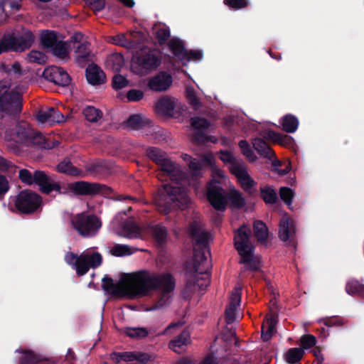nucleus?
<instances>
[{"label":"nucleus","instance_id":"1","mask_svg":"<svg viewBox=\"0 0 364 364\" xmlns=\"http://www.w3.org/2000/svg\"><path fill=\"white\" fill-rule=\"evenodd\" d=\"M22 95L10 90L6 81H0V129L4 131V139L7 149L18 154L21 151V145H26L36 131L25 121L16 123V119L22 110Z\"/></svg>","mask_w":364,"mask_h":364},{"label":"nucleus","instance_id":"2","mask_svg":"<svg viewBox=\"0 0 364 364\" xmlns=\"http://www.w3.org/2000/svg\"><path fill=\"white\" fill-rule=\"evenodd\" d=\"M158 166L174 183L164 184L154 196V204L159 212L168 215L172 210H183L188 208L191 198L186 188L181 186V183L187 180L186 173L167 156Z\"/></svg>","mask_w":364,"mask_h":364},{"label":"nucleus","instance_id":"3","mask_svg":"<svg viewBox=\"0 0 364 364\" xmlns=\"http://www.w3.org/2000/svg\"><path fill=\"white\" fill-rule=\"evenodd\" d=\"M102 282V289L113 296L123 295L125 289L132 290L141 295H146L150 290L161 289L165 294L172 292L176 286L175 279L171 274H151L145 270L132 274H124L121 282L129 284L127 288L123 284L114 283L113 279L108 276H105Z\"/></svg>","mask_w":364,"mask_h":364},{"label":"nucleus","instance_id":"4","mask_svg":"<svg viewBox=\"0 0 364 364\" xmlns=\"http://www.w3.org/2000/svg\"><path fill=\"white\" fill-rule=\"evenodd\" d=\"M69 190L76 196H95L102 195L105 198L116 201L129 200L136 203L138 199L129 195L118 194L114 190L105 184L96 182L78 181L68 184Z\"/></svg>","mask_w":364,"mask_h":364},{"label":"nucleus","instance_id":"5","mask_svg":"<svg viewBox=\"0 0 364 364\" xmlns=\"http://www.w3.org/2000/svg\"><path fill=\"white\" fill-rule=\"evenodd\" d=\"M250 230L247 226L240 227L234 237V246L241 257L240 263L245 264V269L257 271L259 267L254 259V247L250 245Z\"/></svg>","mask_w":364,"mask_h":364},{"label":"nucleus","instance_id":"6","mask_svg":"<svg viewBox=\"0 0 364 364\" xmlns=\"http://www.w3.org/2000/svg\"><path fill=\"white\" fill-rule=\"evenodd\" d=\"M35 40L32 31L24 30L20 34L6 33L0 39V55L9 51L23 52L29 49Z\"/></svg>","mask_w":364,"mask_h":364},{"label":"nucleus","instance_id":"7","mask_svg":"<svg viewBox=\"0 0 364 364\" xmlns=\"http://www.w3.org/2000/svg\"><path fill=\"white\" fill-rule=\"evenodd\" d=\"M220 159L224 163L230 164L229 167L230 173L237 178L242 188L249 194H252V189L255 186L257 183L247 173L245 165L238 163L232 154L228 151H221Z\"/></svg>","mask_w":364,"mask_h":364},{"label":"nucleus","instance_id":"8","mask_svg":"<svg viewBox=\"0 0 364 364\" xmlns=\"http://www.w3.org/2000/svg\"><path fill=\"white\" fill-rule=\"evenodd\" d=\"M14 208L18 213L31 215L36 212L43 204L42 197L30 189L21 191L12 198Z\"/></svg>","mask_w":364,"mask_h":364},{"label":"nucleus","instance_id":"9","mask_svg":"<svg viewBox=\"0 0 364 364\" xmlns=\"http://www.w3.org/2000/svg\"><path fill=\"white\" fill-rule=\"evenodd\" d=\"M138 48L139 50L134 53L132 58L133 65L146 71L155 70L160 65L161 56L158 50L142 48L141 44Z\"/></svg>","mask_w":364,"mask_h":364},{"label":"nucleus","instance_id":"10","mask_svg":"<svg viewBox=\"0 0 364 364\" xmlns=\"http://www.w3.org/2000/svg\"><path fill=\"white\" fill-rule=\"evenodd\" d=\"M74 228L84 237H91L97 233L102 226L100 219L93 214H77L72 220Z\"/></svg>","mask_w":364,"mask_h":364},{"label":"nucleus","instance_id":"11","mask_svg":"<svg viewBox=\"0 0 364 364\" xmlns=\"http://www.w3.org/2000/svg\"><path fill=\"white\" fill-rule=\"evenodd\" d=\"M209 233L202 230L196 224H191L190 236L195 243L193 262H207L206 253L210 255L208 247Z\"/></svg>","mask_w":364,"mask_h":364},{"label":"nucleus","instance_id":"12","mask_svg":"<svg viewBox=\"0 0 364 364\" xmlns=\"http://www.w3.org/2000/svg\"><path fill=\"white\" fill-rule=\"evenodd\" d=\"M227 194L220 182L213 181L208 184L207 198L216 210H225L227 205Z\"/></svg>","mask_w":364,"mask_h":364},{"label":"nucleus","instance_id":"13","mask_svg":"<svg viewBox=\"0 0 364 364\" xmlns=\"http://www.w3.org/2000/svg\"><path fill=\"white\" fill-rule=\"evenodd\" d=\"M35 179H36L35 185L38 186V189L42 193L48 195L53 191H56L58 193H62L60 183L57 181L55 174L38 170V174Z\"/></svg>","mask_w":364,"mask_h":364},{"label":"nucleus","instance_id":"14","mask_svg":"<svg viewBox=\"0 0 364 364\" xmlns=\"http://www.w3.org/2000/svg\"><path fill=\"white\" fill-rule=\"evenodd\" d=\"M296 228L294 220L287 214L280 219L279 224V237L287 245L296 246L295 235Z\"/></svg>","mask_w":364,"mask_h":364},{"label":"nucleus","instance_id":"15","mask_svg":"<svg viewBox=\"0 0 364 364\" xmlns=\"http://www.w3.org/2000/svg\"><path fill=\"white\" fill-rule=\"evenodd\" d=\"M43 77L48 81L61 87L68 86L71 82V77L62 68L50 66L43 72Z\"/></svg>","mask_w":364,"mask_h":364},{"label":"nucleus","instance_id":"16","mask_svg":"<svg viewBox=\"0 0 364 364\" xmlns=\"http://www.w3.org/2000/svg\"><path fill=\"white\" fill-rule=\"evenodd\" d=\"M144 40V36L141 32H134L129 36L119 33L112 37V43L114 45L126 48L127 49H137Z\"/></svg>","mask_w":364,"mask_h":364},{"label":"nucleus","instance_id":"17","mask_svg":"<svg viewBox=\"0 0 364 364\" xmlns=\"http://www.w3.org/2000/svg\"><path fill=\"white\" fill-rule=\"evenodd\" d=\"M60 144L59 141L47 138L41 132L35 131L30 139V141L26 145L27 147L35 149H52Z\"/></svg>","mask_w":364,"mask_h":364},{"label":"nucleus","instance_id":"18","mask_svg":"<svg viewBox=\"0 0 364 364\" xmlns=\"http://www.w3.org/2000/svg\"><path fill=\"white\" fill-rule=\"evenodd\" d=\"M172 82V76L166 72L162 71L149 80L148 87L152 91L164 92L170 87Z\"/></svg>","mask_w":364,"mask_h":364},{"label":"nucleus","instance_id":"19","mask_svg":"<svg viewBox=\"0 0 364 364\" xmlns=\"http://www.w3.org/2000/svg\"><path fill=\"white\" fill-rule=\"evenodd\" d=\"M37 119L41 123L52 124L63 122L64 116L55 107H47L38 112Z\"/></svg>","mask_w":364,"mask_h":364},{"label":"nucleus","instance_id":"20","mask_svg":"<svg viewBox=\"0 0 364 364\" xmlns=\"http://www.w3.org/2000/svg\"><path fill=\"white\" fill-rule=\"evenodd\" d=\"M90 47V43L87 41H84L74 47L76 53V62L80 68H85L90 63H92L93 55Z\"/></svg>","mask_w":364,"mask_h":364},{"label":"nucleus","instance_id":"21","mask_svg":"<svg viewBox=\"0 0 364 364\" xmlns=\"http://www.w3.org/2000/svg\"><path fill=\"white\" fill-rule=\"evenodd\" d=\"M176 107L175 99L168 95L160 97L155 105L156 112L161 116L173 117Z\"/></svg>","mask_w":364,"mask_h":364},{"label":"nucleus","instance_id":"22","mask_svg":"<svg viewBox=\"0 0 364 364\" xmlns=\"http://www.w3.org/2000/svg\"><path fill=\"white\" fill-rule=\"evenodd\" d=\"M86 79L92 85H100L105 82L106 75L96 64H89L85 70Z\"/></svg>","mask_w":364,"mask_h":364},{"label":"nucleus","instance_id":"23","mask_svg":"<svg viewBox=\"0 0 364 364\" xmlns=\"http://www.w3.org/2000/svg\"><path fill=\"white\" fill-rule=\"evenodd\" d=\"M241 301L240 289H235L232 292L229 304L226 306L225 315L226 323L230 324L235 320L237 306Z\"/></svg>","mask_w":364,"mask_h":364},{"label":"nucleus","instance_id":"24","mask_svg":"<svg viewBox=\"0 0 364 364\" xmlns=\"http://www.w3.org/2000/svg\"><path fill=\"white\" fill-rule=\"evenodd\" d=\"M187 281L186 283V286L182 291L183 297L189 300L191 299L193 293L196 290V288L198 287L200 290H204L208 286V282L207 280L204 284H200V279H198L196 277H191V274H187Z\"/></svg>","mask_w":364,"mask_h":364},{"label":"nucleus","instance_id":"25","mask_svg":"<svg viewBox=\"0 0 364 364\" xmlns=\"http://www.w3.org/2000/svg\"><path fill=\"white\" fill-rule=\"evenodd\" d=\"M252 146L255 150L260 156L272 159L275 158V153L266 142V141L261 138H255L252 140Z\"/></svg>","mask_w":364,"mask_h":364},{"label":"nucleus","instance_id":"26","mask_svg":"<svg viewBox=\"0 0 364 364\" xmlns=\"http://www.w3.org/2000/svg\"><path fill=\"white\" fill-rule=\"evenodd\" d=\"M264 138L272 140L273 142L280 144L284 146H291L294 144V139L292 136L275 132L272 130H268L264 135Z\"/></svg>","mask_w":364,"mask_h":364},{"label":"nucleus","instance_id":"27","mask_svg":"<svg viewBox=\"0 0 364 364\" xmlns=\"http://www.w3.org/2000/svg\"><path fill=\"white\" fill-rule=\"evenodd\" d=\"M189 339V333L184 330L174 339L169 342L168 347L174 352L177 353H181L184 350L185 347L188 343Z\"/></svg>","mask_w":364,"mask_h":364},{"label":"nucleus","instance_id":"28","mask_svg":"<svg viewBox=\"0 0 364 364\" xmlns=\"http://www.w3.org/2000/svg\"><path fill=\"white\" fill-rule=\"evenodd\" d=\"M42 46L48 51L58 42V33L55 31L41 30L39 33Z\"/></svg>","mask_w":364,"mask_h":364},{"label":"nucleus","instance_id":"29","mask_svg":"<svg viewBox=\"0 0 364 364\" xmlns=\"http://www.w3.org/2000/svg\"><path fill=\"white\" fill-rule=\"evenodd\" d=\"M149 230L157 245L162 247L166 244L168 231L161 223L151 225Z\"/></svg>","mask_w":364,"mask_h":364},{"label":"nucleus","instance_id":"30","mask_svg":"<svg viewBox=\"0 0 364 364\" xmlns=\"http://www.w3.org/2000/svg\"><path fill=\"white\" fill-rule=\"evenodd\" d=\"M153 33L161 46L165 44L171 36L168 26L161 23L154 24Z\"/></svg>","mask_w":364,"mask_h":364},{"label":"nucleus","instance_id":"31","mask_svg":"<svg viewBox=\"0 0 364 364\" xmlns=\"http://www.w3.org/2000/svg\"><path fill=\"white\" fill-rule=\"evenodd\" d=\"M16 352L22 354L19 359L20 364H37L43 360L40 354H37L31 350L18 348Z\"/></svg>","mask_w":364,"mask_h":364},{"label":"nucleus","instance_id":"32","mask_svg":"<svg viewBox=\"0 0 364 364\" xmlns=\"http://www.w3.org/2000/svg\"><path fill=\"white\" fill-rule=\"evenodd\" d=\"M280 124L285 132L294 133L298 129L299 122L296 116L287 114L280 119Z\"/></svg>","mask_w":364,"mask_h":364},{"label":"nucleus","instance_id":"33","mask_svg":"<svg viewBox=\"0 0 364 364\" xmlns=\"http://www.w3.org/2000/svg\"><path fill=\"white\" fill-rule=\"evenodd\" d=\"M168 48L171 53L180 60H185L187 57V50L185 48L184 43L180 39H171L168 42Z\"/></svg>","mask_w":364,"mask_h":364},{"label":"nucleus","instance_id":"34","mask_svg":"<svg viewBox=\"0 0 364 364\" xmlns=\"http://www.w3.org/2000/svg\"><path fill=\"white\" fill-rule=\"evenodd\" d=\"M57 171L72 176H80L82 173L81 170L73 166L68 159H65L58 164Z\"/></svg>","mask_w":364,"mask_h":364},{"label":"nucleus","instance_id":"35","mask_svg":"<svg viewBox=\"0 0 364 364\" xmlns=\"http://www.w3.org/2000/svg\"><path fill=\"white\" fill-rule=\"evenodd\" d=\"M260 198L266 204H275L278 201L276 191L270 186L266 185L259 188Z\"/></svg>","mask_w":364,"mask_h":364},{"label":"nucleus","instance_id":"36","mask_svg":"<svg viewBox=\"0 0 364 364\" xmlns=\"http://www.w3.org/2000/svg\"><path fill=\"white\" fill-rule=\"evenodd\" d=\"M254 235L260 243L267 242L269 236V230L267 225L262 220H255L253 223Z\"/></svg>","mask_w":364,"mask_h":364},{"label":"nucleus","instance_id":"37","mask_svg":"<svg viewBox=\"0 0 364 364\" xmlns=\"http://www.w3.org/2000/svg\"><path fill=\"white\" fill-rule=\"evenodd\" d=\"M205 262L201 263L200 262H193V269L194 272L191 274V277H196L198 279H200V284H204L205 280L208 281V285L210 284L209 275L208 272V267H205Z\"/></svg>","mask_w":364,"mask_h":364},{"label":"nucleus","instance_id":"38","mask_svg":"<svg viewBox=\"0 0 364 364\" xmlns=\"http://www.w3.org/2000/svg\"><path fill=\"white\" fill-rule=\"evenodd\" d=\"M87 263L89 269H96L102 263V256L98 252H82L80 254Z\"/></svg>","mask_w":364,"mask_h":364},{"label":"nucleus","instance_id":"39","mask_svg":"<svg viewBox=\"0 0 364 364\" xmlns=\"http://www.w3.org/2000/svg\"><path fill=\"white\" fill-rule=\"evenodd\" d=\"M229 201L231 205L237 209L242 208L246 203L245 199L242 193L237 190H232L230 193L227 194V201Z\"/></svg>","mask_w":364,"mask_h":364},{"label":"nucleus","instance_id":"40","mask_svg":"<svg viewBox=\"0 0 364 364\" xmlns=\"http://www.w3.org/2000/svg\"><path fill=\"white\" fill-rule=\"evenodd\" d=\"M54 56L60 59H65L68 57L69 50L68 44L65 41H58L55 46L49 50Z\"/></svg>","mask_w":364,"mask_h":364},{"label":"nucleus","instance_id":"41","mask_svg":"<svg viewBox=\"0 0 364 364\" xmlns=\"http://www.w3.org/2000/svg\"><path fill=\"white\" fill-rule=\"evenodd\" d=\"M38 174V170H35L31 172L26 168H21L18 171V178L22 183L27 186L35 185L36 179V175Z\"/></svg>","mask_w":364,"mask_h":364},{"label":"nucleus","instance_id":"42","mask_svg":"<svg viewBox=\"0 0 364 364\" xmlns=\"http://www.w3.org/2000/svg\"><path fill=\"white\" fill-rule=\"evenodd\" d=\"M304 355V350L301 348H289L285 354V360L289 364H295L299 362Z\"/></svg>","mask_w":364,"mask_h":364},{"label":"nucleus","instance_id":"43","mask_svg":"<svg viewBox=\"0 0 364 364\" xmlns=\"http://www.w3.org/2000/svg\"><path fill=\"white\" fill-rule=\"evenodd\" d=\"M137 249L132 248L127 245L116 244L112 247L110 252L115 257H124L131 255Z\"/></svg>","mask_w":364,"mask_h":364},{"label":"nucleus","instance_id":"44","mask_svg":"<svg viewBox=\"0 0 364 364\" xmlns=\"http://www.w3.org/2000/svg\"><path fill=\"white\" fill-rule=\"evenodd\" d=\"M147 124L146 120L141 114H132L127 120V125L135 130H139Z\"/></svg>","mask_w":364,"mask_h":364},{"label":"nucleus","instance_id":"45","mask_svg":"<svg viewBox=\"0 0 364 364\" xmlns=\"http://www.w3.org/2000/svg\"><path fill=\"white\" fill-rule=\"evenodd\" d=\"M146 156L156 164L159 165L167 156L166 152L157 147H149L146 151Z\"/></svg>","mask_w":364,"mask_h":364},{"label":"nucleus","instance_id":"46","mask_svg":"<svg viewBox=\"0 0 364 364\" xmlns=\"http://www.w3.org/2000/svg\"><path fill=\"white\" fill-rule=\"evenodd\" d=\"M82 113L85 119L92 123L97 122L102 117V111L93 106H87L83 109Z\"/></svg>","mask_w":364,"mask_h":364},{"label":"nucleus","instance_id":"47","mask_svg":"<svg viewBox=\"0 0 364 364\" xmlns=\"http://www.w3.org/2000/svg\"><path fill=\"white\" fill-rule=\"evenodd\" d=\"M107 64L114 72L118 73L124 64V56L119 53H114L109 56Z\"/></svg>","mask_w":364,"mask_h":364},{"label":"nucleus","instance_id":"48","mask_svg":"<svg viewBox=\"0 0 364 364\" xmlns=\"http://www.w3.org/2000/svg\"><path fill=\"white\" fill-rule=\"evenodd\" d=\"M124 332L127 336L134 339L144 338L149 334L148 330L143 327H126Z\"/></svg>","mask_w":364,"mask_h":364},{"label":"nucleus","instance_id":"49","mask_svg":"<svg viewBox=\"0 0 364 364\" xmlns=\"http://www.w3.org/2000/svg\"><path fill=\"white\" fill-rule=\"evenodd\" d=\"M111 359L116 363H119L122 360L132 362L136 359V351L114 352L111 354Z\"/></svg>","mask_w":364,"mask_h":364},{"label":"nucleus","instance_id":"50","mask_svg":"<svg viewBox=\"0 0 364 364\" xmlns=\"http://www.w3.org/2000/svg\"><path fill=\"white\" fill-rule=\"evenodd\" d=\"M90 173L96 174H105L109 171L107 163L103 160H97L91 163L87 168Z\"/></svg>","mask_w":364,"mask_h":364},{"label":"nucleus","instance_id":"51","mask_svg":"<svg viewBox=\"0 0 364 364\" xmlns=\"http://www.w3.org/2000/svg\"><path fill=\"white\" fill-rule=\"evenodd\" d=\"M346 292L350 295L358 294L364 297V284L358 281H352L347 283L346 287Z\"/></svg>","mask_w":364,"mask_h":364},{"label":"nucleus","instance_id":"52","mask_svg":"<svg viewBox=\"0 0 364 364\" xmlns=\"http://www.w3.org/2000/svg\"><path fill=\"white\" fill-rule=\"evenodd\" d=\"M277 323V316L271 315L269 317L266 318V323L267 325V330L264 333L262 330V336L264 341L269 340L274 331L275 326ZM264 326H262V328Z\"/></svg>","mask_w":364,"mask_h":364},{"label":"nucleus","instance_id":"53","mask_svg":"<svg viewBox=\"0 0 364 364\" xmlns=\"http://www.w3.org/2000/svg\"><path fill=\"white\" fill-rule=\"evenodd\" d=\"M186 99L189 105L194 110H198L202 107V103L196 95L193 87L186 88Z\"/></svg>","mask_w":364,"mask_h":364},{"label":"nucleus","instance_id":"54","mask_svg":"<svg viewBox=\"0 0 364 364\" xmlns=\"http://www.w3.org/2000/svg\"><path fill=\"white\" fill-rule=\"evenodd\" d=\"M191 125L197 131H203L209 128L210 122L204 117H194L191 119Z\"/></svg>","mask_w":364,"mask_h":364},{"label":"nucleus","instance_id":"55","mask_svg":"<svg viewBox=\"0 0 364 364\" xmlns=\"http://www.w3.org/2000/svg\"><path fill=\"white\" fill-rule=\"evenodd\" d=\"M279 196L285 204L290 208L294 196V193L290 188L281 187L279 189Z\"/></svg>","mask_w":364,"mask_h":364},{"label":"nucleus","instance_id":"56","mask_svg":"<svg viewBox=\"0 0 364 364\" xmlns=\"http://www.w3.org/2000/svg\"><path fill=\"white\" fill-rule=\"evenodd\" d=\"M239 146L242 154L245 156L251 162L256 161L257 157L250 146L249 143L246 140H241L239 142Z\"/></svg>","mask_w":364,"mask_h":364},{"label":"nucleus","instance_id":"57","mask_svg":"<svg viewBox=\"0 0 364 364\" xmlns=\"http://www.w3.org/2000/svg\"><path fill=\"white\" fill-rule=\"evenodd\" d=\"M223 3L230 9L237 11L247 8L249 4V0H224Z\"/></svg>","mask_w":364,"mask_h":364},{"label":"nucleus","instance_id":"58","mask_svg":"<svg viewBox=\"0 0 364 364\" xmlns=\"http://www.w3.org/2000/svg\"><path fill=\"white\" fill-rule=\"evenodd\" d=\"M46 55L38 50H31L27 55V59L29 63H34L38 64H43L46 63Z\"/></svg>","mask_w":364,"mask_h":364},{"label":"nucleus","instance_id":"59","mask_svg":"<svg viewBox=\"0 0 364 364\" xmlns=\"http://www.w3.org/2000/svg\"><path fill=\"white\" fill-rule=\"evenodd\" d=\"M74 269H75L76 274L79 277L84 276L90 270L86 262L85 261L81 255H79V258H77V260L75 263Z\"/></svg>","mask_w":364,"mask_h":364},{"label":"nucleus","instance_id":"60","mask_svg":"<svg viewBox=\"0 0 364 364\" xmlns=\"http://www.w3.org/2000/svg\"><path fill=\"white\" fill-rule=\"evenodd\" d=\"M129 84L128 80L120 74H116L112 78V87L115 90H121Z\"/></svg>","mask_w":364,"mask_h":364},{"label":"nucleus","instance_id":"61","mask_svg":"<svg viewBox=\"0 0 364 364\" xmlns=\"http://www.w3.org/2000/svg\"><path fill=\"white\" fill-rule=\"evenodd\" d=\"M300 343L301 348L304 349H309L314 347L316 343V337L311 334H304L300 338Z\"/></svg>","mask_w":364,"mask_h":364},{"label":"nucleus","instance_id":"62","mask_svg":"<svg viewBox=\"0 0 364 364\" xmlns=\"http://www.w3.org/2000/svg\"><path fill=\"white\" fill-rule=\"evenodd\" d=\"M346 322L345 318L338 316L327 317L323 319L324 325L328 327L342 326Z\"/></svg>","mask_w":364,"mask_h":364},{"label":"nucleus","instance_id":"63","mask_svg":"<svg viewBox=\"0 0 364 364\" xmlns=\"http://www.w3.org/2000/svg\"><path fill=\"white\" fill-rule=\"evenodd\" d=\"M282 166V163L281 161L277 159H274L272 161V166L274 168L275 171L280 176H284L287 174L291 170V164L288 162L285 164V168H281L280 166Z\"/></svg>","mask_w":364,"mask_h":364},{"label":"nucleus","instance_id":"64","mask_svg":"<svg viewBox=\"0 0 364 364\" xmlns=\"http://www.w3.org/2000/svg\"><path fill=\"white\" fill-rule=\"evenodd\" d=\"M10 189V185L7 178L0 174V201L2 200L6 193Z\"/></svg>","mask_w":364,"mask_h":364}]
</instances>
